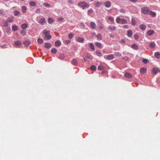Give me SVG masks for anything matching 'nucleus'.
I'll use <instances>...</instances> for the list:
<instances>
[{"instance_id":"f257e3e1","label":"nucleus","mask_w":160,"mask_h":160,"mask_svg":"<svg viewBox=\"0 0 160 160\" xmlns=\"http://www.w3.org/2000/svg\"><path fill=\"white\" fill-rule=\"evenodd\" d=\"M44 38L46 40H49L51 38V36L50 35V31L48 30H44L43 31Z\"/></svg>"},{"instance_id":"f03ea898","label":"nucleus","mask_w":160,"mask_h":160,"mask_svg":"<svg viewBox=\"0 0 160 160\" xmlns=\"http://www.w3.org/2000/svg\"><path fill=\"white\" fill-rule=\"evenodd\" d=\"M78 5L79 7L82 8L83 9L88 8L89 7V4L85 2H79L78 3Z\"/></svg>"},{"instance_id":"7ed1b4c3","label":"nucleus","mask_w":160,"mask_h":160,"mask_svg":"<svg viewBox=\"0 0 160 160\" xmlns=\"http://www.w3.org/2000/svg\"><path fill=\"white\" fill-rule=\"evenodd\" d=\"M141 12L142 13L145 14H148L150 11L148 8L146 7L142 8L141 9Z\"/></svg>"},{"instance_id":"20e7f679","label":"nucleus","mask_w":160,"mask_h":160,"mask_svg":"<svg viewBox=\"0 0 160 160\" xmlns=\"http://www.w3.org/2000/svg\"><path fill=\"white\" fill-rule=\"evenodd\" d=\"M114 58V56L113 54H110L106 58V59L108 60H110L113 59Z\"/></svg>"},{"instance_id":"39448f33","label":"nucleus","mask_w":160,"mask_h":160,"mask_svg":"<svg viewBox=\"0 0 160 160\" xmlns=\"http://www.w3.org/2000/svg\"><path fill=\"white\" fill-rule=\"evenodd\" d=\"M71 63L74 65L76 66L78 64V61L75 59H73L71 61Z\"/></svg>"},{"instance_id":"423d86ee","label":"nucleus","mask_w":160,"mask_h":160,"mask_svg":"<svg viewBox=\"0 0 160 160\" xmlns=\"http://www.w3.org/2000/svg\"><path fill=\"white\" fill-rule=\"evenodd\" d=\"M105 6L107 8H109L111 6V3L110 2L107 1H106L104 3Z\"/></svg>"},{"instance_id":"0eeeda50","label":"nucleus","mask_w":160,"mask_h":160,"mask_svg":"<svg viewBox=\"0 0 160 160\" xmlns=\"http://www.w3.org/2000/svg\"><path fill=\"white\" fill-rule=\"evenodd\" d=\"M30 42L28 40H26L23 43L25 46L28 47L30 44Z\"/></svg>"},{"instance_id":"6e6552de","label":"nucleus","mask_w":160,"mask_h":160,"mask_svg":"<svg viewBox=\"0 0 160 160\" xmlns=\"http://www.w3.org/2000/svg\"><path fill=\"white\" fill-rule=\"evenodd\" d=\"M51 47V44L49 43L46 42L45 43L44 47L46 48H49Z\"/></svg>"},{"instance_id":"1a4fd4ad","label":"nucleus","mask_w":160,"mask_h":160,"mask_svg":"<svg viewBox=\"0 0 160 160\" xmlns=\"http://www.w3.org/2000/svg\"><path fill=\"white\" fill-rule=\"evenodd\" d=\"M77 40L78 42L81 43H83L84 41L83 38L80 37L78 38Z\"/></svg>"},{"instance_id":"9d476101","label":"nucleus","mask_w":160,"mask_h":160,"mask_svg":"<svg viewBox=\"0 0 160 160\" xmlns=\"http://www.w3.org/2000/svg\"><path fill=\"white\" fill-rule=\"evenodd\" d=\"M94 5H95L96 7H99L101 5V3L100 2H94Z\"/></svg>"},{"instance_id":"9b49d317","label":"nucleus","mask_w":160,"mask_h":160,"mask_svg":"<svg viewBox=\"0 0 160 160\" xmlns=\"http://www.w3.org/2000/svg\"><path fill=\"white\" fill-rule=\"evenodd\" d=\"M148 15H150L152 17H155L156 16V13L155 12H152L151 11H150L149 12Z\"/></svg>"},{"instance_id":"f8f14e48","label":"nucleus","mask_w":160,"mask_h":160,"mask_svg":"<svg viewBox=\"0 0 160 160\" xmlns=\"http://www.w3.org/2000/svg\"><path fill=\"white\" fill-rule=\"evenodd\" d=\"M124 75L126 78H130L132 77V75L130 73L128 72H126L125 73Z\"/></svg>"},{"instance_id":"ddd939ff","label":"nucleus","mask_w":160,"mask_h":160,"mask_svg":"<svg viewBox=\"0 0 160 160\" xmlns=\"http://www.w3.org/2000/svg\"><path fill=\"white\" fill-rule=\"evenodd\" d=\"M159 71L157 68H153L152 71V73L154 74H156Z\"/></svg>"},{"instance_id":"4468645a","label":"nucleus","mask_w":160,"mask_h":160,"mask_svg":"<svg viewBox=\"0 0 160 160\" xmlns=\"http://www.w3.org/2000/svg\"><path fill=\"white\" fill-rule=\"evenodd\" d=\"M55 44L56 46L59 47L61 45V42L60 41H57L55 42Z\"/></svg>"},{"instance_id":"2eb2a0df","label":"nucleus","mask_w":160,"mask_h":160,"mask_svg":"<svg viewBox=\"0 0 160 160\" xmlns=\"http://www.w3.org/2000/svg\"><path fill=\"white\" fill-rule=\"evenodd\" d=\"M132 31L131 30H128L127 32V35L129 37H131L132 36Z\"/></svg>"},{"instance_id":"dca6fc26","label":"nucleus","mask_w":160,"mask_h":160,"mask_svg":"<svg viewBox=\"0 0 160 160\" xmlns=\"http://www.w3.org/2000/svg\"><path fill=\"white\" fill-rule=\"evenodd\" d=\"M96 37L97 38V39L98 40H101L102 39V36L101 34H98L96 35Z\"/></svg>"},{"instance_id":"f3484780","label":"nucleus","mask_w":160,"mask_h":160,"mask_svg":"<svg viewBox=\"0 0 160 160\" xmlns=\"http://www.w3.org/2000/svg\"><path fill=\"white\" fill-rule=\"evenodd\" d=\"M147 71V69L145 68H142L140 70L141 73L145 72Z\"/></svg>"},{"instance_id":"a211bd4d","label":"nucleus","mask_w":160,"mask_h":160,"mask_svg":"<svg viewBox=\"0 0 160 160\" xmlns=\"http://www.w3.org/2000/svg\"><path fill=\"white\" fill-rule=\"evenodd\" d=\"M155 43L153 42H151L150 43L149 46L151 48H153L155 47Z\"/></svg>"},{"instance_id":"6ab92c4d","label":"nucleus","mask_w":160,"mask_h":160,"mask_svg":"<svg viewBox=\"0 0 160 160\" xmlns=\"http://www.w3.org/2000/svg\"><path fill=\"white\" fill-rule=\"evenodd\" d=\"M140 28L142 30H144L146 28V26L143 24H141L139 26Z\"/></svg>"},{"instance_id":"aec40b11","label":"nucleus","mask_w":160,"mask_h":160,"mask_svg":"<svg viewBox=\"0 0 160 160\" xmlns=\"http://www.w3.org/2000/svg\"><path fill=\"white\" fill-rule=\"evenodd\" d=\"M154 56L156 58H160V53L159 52H156L155 53Z\"/></svg>"},{"instance_id":"412c9836","label":"nucleus","mask_w":160,"mask_h":160,"mask_svg":"<svg viewBox=\"0 0 160 160\" xmlns=\"http://www.w3.org/2000/svg\"><path fill=\"white\" fill-rule=\"evenodd\" d=\"M154 31L153 30H149L147 32L149 36L152 35L154 33Z\"/></svg>"},{"instance_id":"4be33fe9","label":"nucleus","mask_w":160,"mask_h":160,"mask_svg":"<svg viewBox=\"0 0 160 160\" xmlns=\"http://www.w3.org/2000/svg\"><path fill=\"white\" fill-rule=\"evenodd\" d=\"M65 57V56L64 54H60L59 55V58L61 60H63L64 58Z\"/></svg>"},{"instance_id":"5701e85b","label":"nucleus","mask_w":160,"mask_h":160,"mask_svg":"<svg viewBox=\"0 0 160 160\" xmlns=\"http://www.w3.org/2000/svg\"><path fill=\"white\" fill-rule=\"evenodd\" d=\"M91 27L93 29H94L95 28L96 25L95 23L92 22H91L90 23Z\"/></svg>"},{"instance_id":"b1692460","label":"nucleus","mask_w":160,"mask_h":160,"mask_svg":"<svg viewBox=\"0 0 160 160\" xmlns=\"http://www.w3.org/2000/svg\"><path fill=\"white\" fill-rule=\"evenodd\" d=\"M98 69L99 70H104V68L102 65H100L98 66Z\"/></svg>"},{"instance_id":"393cba45","label":"nucleus","mask_w":160,"mask_h":160,"mask_svg":"<svg viewBox=\"0 0 160 160\" xmlns=\"http://www.w3.org/2000/svg\"><path fill=\"white\" fill-rule=\"evenodd\" d=\"M132 48L133 49L135 50H138V46L137 45H136L134 44H133L132 45Z\"/></svg>"},{"instance_id":"a878e982","label":"nucleus","mask_w":160,"mask_h":160,"mask_svg":"<svg viewBox=\"0 0 160 160\" xmlns=\"http://www.w3.org/2000/svg\"><path fill=\"white\" fill-rule=\"evenodd\" d=\"M96 52L97 56L99 57H101L102 56V53L100 50H97Z\"/></svg>"},{"instance_id":"bb28decb","label":"nucleus","mask_w":160,"mask_h":160,"mask_svg":"<svg viewBox=\"0 0 160 160\" xmlns=\"http://www.w3.org/2000/svg\"><path fill=\"white\" fill-rule=\"evenodd\" d=\"M27 8L25 6H23L22 8V12L23 13H25L26 12Z\"/></svg>"},{"instance_id":"cd10ccee","label":"nucleus","mask_w":160,"mask_h":160,"mask_svg":"<svg viewBox=\"0 0 160 160\" xmlns=\"http://www.w3.org/2000/svg\"><path fill=\"white\" fill-rule=\"evenodd\" d=\"M95 45L98 48H101L102 47L101 43L98 42H96L95 43Z\"/></svg>"},{"instance_id":"c85d7f7f","label":"nucleus","mask_w":160,"mask_h":160,"mask_svg":"<svg viewBox=\"0 0 160 160\" xmlns=\"http://www.w3.org/2000/svg\"><path fill=\"white\" fill-rule=\"evenodd\" d=\"M57 50L55 48H52L51 50V52L52 53L55 54L57 52Z\"/></svg>"},{"instance_id":"c756f323","label":"nucleus","mask_w":160,"mask_h":160,"mask_svg":"<svg viewBox=\"0 0 160 160\" xmlns=\"http://www.w3.org/2000/svg\"><path fill=\"white\" fill-rule=\"evenodd\" d=\"M90 69L91 70L94 71L96 69V67L95 66L92 65L91 66Z\"/></svg>"},{"instance_id":"7c9ffc66","label":"nucleus","mask_w":160,"mask_h":160,"mask_svg":"<svg viewBox=\"0 0 160 160\" xmlns=\"http://www.w3.org/2000/svg\"><path fill=\"white\" fill-rule=\"evenodd\" d=\"M108 29L112 31H114L115 29V28L113 26H110L109 27Z\"/></svg>"},{"instance_id":"2f4dec72","label":"nucleus","mask_w":160,"mask_h":160,"mask_svg":"<svg viewBox=\"0 0 160 160\" xmlns=\"http://www.w3.org/2000/svg\"><path fill=\"white\" fill-rule=\"evenodd\" d=\"M114 54L117 57H120L121 56V54L118 52H115Z\"/></svg>"},{"instance_id":"473e14b6","label":"nucleus","mask_w":160,"mask_h":160,"mask_svg":"<svg viewBox=\"0 0 160 160\" xmlns=\"http://www.w3.org/2000/svg\"><path fill=\"white\" fill-rule=\"evenodd\" d=\"M89 45L90 48L92 50H94L95 48L93 44L92 43H90L89 44Z\"/></svg>"},{"instance_id":"72a5a7b5","label":"nucleus","mask_w":160,"mask_h":160,"mask_svg":"<svg viewBox=\"0 0 160 160\" xmlns=\"http://www.w3.org/2000/svg\"><path fill=\"white\" fill-rule=\"evenodd\" d=\"M29 4L31 6H35L36 5V4L34 1L30 2Z\"/></svg>"},{"instance_id":"f704fd0d","label":"nucleus","mask_w":160,"mask_h":160,"mask_svg":"<svg viewBox=\"0 0 160 160\" xmlns=\"http://www.w3.org/2000/svg\"><path fill=\"white\" fill-rule=\"evenodd\" d=\"M28 24L26 23H24L22 25V27L23 29H25L27 28Z\"/></svg>"},{"instance_id":"c9c22d12","label":"nucleus","mask_w":160,"mask_h":160,"mask_svg":"<svg viewBox=\"0 0 160 160\" xmlns=\"http://www.w3.org/2000/svg\"><path fill=\"white\" fill-rule=\"evenodd\" d=\"M18 29V27L16 26H13L12 27V30L13 31H16Z\"/></svg>"},{"instance_id":"e433bc0d","label":"nucleus","mask_w":160,"mask_h":160,"mask_svg":"<svg viewBox=\"0 0 160 160\" xmlns=\"http://www.w3.org/2000/svg\"><path fill=\"white\" fill-rule=\"evenodd\" d=\"M21 42L19 41H17L15 42V45L16 46H19L21 44Z\"/></svg>"},{"instance_id":"4c0bfd02","label":"nucleus","mask_w":160,"mask_h":160,"mask_svg":"<svg viewBox=\"0 0 160 160\" xmlns=\"http://www.w3.org/2000/svg\"><path fill=\"white\" fill-rule=\"evenodd\" d=\"M116 21L118 23H121L122 24H125L126 22V21Z\"/></svg>"},{"instance_id":"58836bf2","label":"nucleus","mask_w":160,"mask_h":160,"mask_svg":"<svg viewBox=\"0 0 160 160\" xmlns=\"http://www.w3.org/2000/svg\"><path fill=\"white\" fill-rule=\"evenodd\" d=\"M38 42L39 43L42 44L43 42V40L41 38H38Z\"/></svg>"},{"instance_id":"ea45409f","label":"nucleus","mask_w":160,"mask_h":160,"mask_svg":"<svg viewBox=\"0 0 160 160\" xmlns=\"http://www.w3.org/2000/svg\"><path fill=\"white\" fill-rule=\"evenodd\" d=\"M74 36V34L71 33H70L68 34V38H69L71 39L73 38Z\"/></svg>"},{"instance_id":"a19ab883","label":"nucleus","mask_w":160,"mask_h":160,"mask_svg":"<svg viewBox=\"0 0 160 160\" xmlns=\"http://www.w3.org/2000/svg\"><path fill=\"white\" fill-rule=\"evenodd\" d=\"M142 62L146 64L148 62V60L147 59L144 58L142 59Z\"/></svg>"},{"instance_id":"79ce46f5","label":"nucleus","mask_w":160,"mask_h":160,"mask_svg":"<svg viewBox=\"0 0 160 160\" xmlns=\"http://www.w3.org/2000/svg\"><path fill=\"white\" fill-rule=\"evenodd\" d=\"M19 13V12L18 11H15L14 12V15L15 16H18Z\"/></svg>"},{"instance_id":"37998d69","label":"nucleus","mask_w":160,"mask_h":160,"mask_svg":"<svg viewBox=\"0 0 160 160\" xmlns=\"http://www.w3.org/2000/svg\"><path fill=\"white\" fill-rule=\"evenodd\" d=\"M134 38L135 40H138L139 38V36L137 33H136L134 36Z\"/></svg>"},{"instance_id":"c03bdc74","label":"nucleus","mask_w":160,"mask_h":160,"mask_svg":"<svg viewBox=\"0 0 160 160\" xmlns=\"http://www.w3.org/2000/svg\"><path fill=\"white\" fill-rule=\"evenodd\" d=\"M4 12L2 10H0V16H2L4 15Z\"/></svg>"},{"instance_id":"a18cd8bd","label":"nucleus","mask_w":160,"mask_h":160,"mask_svg":"<svg viewBox=\"0 0 160 160\" xmlns=\"http://www.w3.org/2000/svg\"><path fill=\"white\" fill-rule=\"evenodd\" d=\"M39 23L41 25H44L45 23V21H39Z\"/></svg>"},{"instance_id":"49530a36","label":"nucleus","mask_w":160,"mask_h":160,"mask_svg":"<svg viewBox=\"0 0 160 160\" xmlns=\"http://www.w3.org/2000/svg\"><path fill=\"white\" fill-rule=\"evenodd\" d=\"M44 5L46 7L48 8L50 6V5L49 4L47 3H44Z\"/></svg>"},{"instance_id":"de8ad7c7","label":"nucleus","mask_w":160,"mask_h":160,"mask_svg":"<svg viewBox=\"0 0 160 160\" xmlns=\"http://www.w3.org/2000/svg\"><path fill=\"white\" fill-rule=\"evenodd\" d=\"M92 12V9H90L88 11V14H91Z\"/></svg>"},{"instance_id":"09e8293b","label":"nucleus","mask_w":160,"mask_h":160,"mask_svg":"<svg viewBox=\"0 0 160 160\" xmlns=\"http://www.w3.org/2000/svg\"><path fill=\"white\" fill-rule=\"evenodd\" d=\"M122 59L125 61H128V58L127 57H124L122 58Z\"/></svg>"},{"instance_id":"8fccbe9b","label":"nucleus","mask_w":160,"mask_h":160,"mask_svg":"<svg viewBox=\"0 0 160 160\" xmlns=\"http://www.w3.org/2000/svg\"><path fill=\"white\" fill-rule=\"evenodd\" d=\"M114 18L113 17H109L108 18V20H114Z\"/></svg>"},{"instance_id":"3c124183","label":"nucleus","mask_w":160,"mask_h":160,"mask_svg":"<svg viewBox=\"0 0 160 160\" xmlns=\"http://www.w3.org/2000/svg\"><path fill=\"white\" fill-rule=\"evenodd\" d=\"M21 33L22 34L23 36L24 35L26 34V32H25L24 30H22L21 31Z\"/></svg>"},{"instance_id":"603ef678","label":"nucleus","mask_w":160,"mask_h":160,"mask_svg":"<svg viewBox=\"0 0 160 160\" xmlns=\"http://www.w3.org/2000/svg\"><path fill=\"white\" fill-rule=\"evenodd\" d=\"M131 23L132 25H135L136 24L135 21H132Z\"/></svg>"},{"instance_id":"864d4df0","label":"nucleus","mask_w":160,"mask_h":160,"mask_svg":"<svg viewBox=\"0 0 160 160\" xmlns=\"http://www.w3.org/2000/svg\"><path fill=\"white\" fill-rule=\"evenodd\" d=\"M70 41L69 40H67L65 41V42L67 44L69 43H70Z\"/></svg>"},{"instance_id":"5fc2aeb1","label":"nucleus","mask_w":160,"mask_h":160,"mask_svg":"<svg viewBox=\"0 0 160 160\" xmlns=\"http://www.w3.org/2000/svg\"><path fill=\"white\" fill-rule=\"evenodd\" d=\"M121 12L123 13H125V11L124 9H121Z\"/></svg>"},{"instance_id":"6e6d98bb","label":"nucleus","mask_w":160,"mask_h":160,"mask_svg":"<svg viewBox=\"0 0 160 160\" xmlns=\"http://www.w3.org/2000/svg\"><path fill=\"white\" fill-rule=\"evenodd\" d=\"M47 20H54V19L52 18L49 17L48 19Z\"/></svg>"},{"instance_id":"4d7b16f0","label":"nucleus","mask_w":160,"mask_h":160,"mask_svg":"<svg viewBox=\"0 0 160 160\" xmlns=\"http://www.w3.org/2000/svg\"><path fill=\"white\" fill-rule=\"evenodd\" d=\"M131 2H136L137 0H130Z\"/></svg>"},{"instance_id":"13d9d810","label":"nucleus","mask_w":160,"mask_h":160,"mask_svg":"<svg viewBox=\"0 0 160 160\" xmlns=\"http://www.w3.org/2000/svg\"><path fill=\"white\" fill-rule=\"evenodd\" d=\"M110 37L113 38L114 37V35L112 34H110Z\"/></svg>"},{"instance_id":"bf43d9fd","label":"nucleus","mask_w":160,"mask_h":160,"mask_svg":"<svg viewBox=\"0 0 160 160\" xmlns=\"http://www.w3.org/2000/svg\"><path fill=\"white\" fill-rule=\"evenodd\" d=\"M121 19L119 18V17H118L117 18L116 20H121Z\"/></svg>"},{"instance_id":"052dcab7","label":"nucleus","mask_w":160,"mask_h":160,"mask_svg":"<svg viewBox=\"0 0 160 160\" xmlns=\"http://www.w3.org/2000/svg\"><path fill=\"white\" fill-rule=\"evenodd\" d=\"M98 28L100 30H101V29H102L103 28V27L102 26H99L98 27Z\"/></svg>"},{"instance_id":"680f3d73","label":"nucleus","mask_w":160,"mask_h":160,"mask_svg":"<svg viewBox=\"0 0 160 160\" xmlns=\"http://www.w3.org/2000/svg\"><path fill=\"white\" fill-rule=\"evenodd\" d=\"M53 21H48L49 23H51L53 22Z\"/></svg>"},{"instance_id":"e2e57ef3","label":"nucleus","mask_w":160,"mask_h":160,"mask_svg":"<svg viewBox=\"0 0 160 160\" xmlns=\"http://www.w3.org/2000/svg\"><path fill=\"white\" fill-rule=\"evenodd\" d=\"M68 2L69 3H72V0H69L68 1Z\"/></svg>"},{"instance_id":"0e129e2a","label":"nucleus","mask_w":160,"mask_h":160,"mask_svg":"<svg viewBox=\"0 0 160 160\" xmlns=\"http://www.w3.org/2000/svg\"><path fill=\"white\" fill-rule=\"evenodd\" d=\"M40 20H46V19L44 18H43L40 19Z\"/></svg>"},{"instance_id":"69168bd1","label":"nucleus","mask_w":160,"mask_h":160,"mask_svg":"<svg viewBox=\"0 0 160 160\" xmlns=\"http://www.w3.org/2000/svg\"><path fill=\"white\" fill-rule=\"evenodd\" d=\"M63 19V18H58V20H62Z\"/></svg>"},{"instance_id":"338daca9","label":"nucleus","mask_w":160,"mask_h":160,"mask_svg":"<svg viewBox=\"0 0 160 160\" xmlns=\"http://www.w3.org/2000/svg\"><path fill=\"white\" fill-rule=\"evenodd\" d=\"M124 27H125V28H128V26H126V25H125V26H124Z\"/></svg>"},{"instance_id":"774afa93","label":"nucleus","mask_w":160,"mask_h":160,"mask_svg":"<svg viewBox=\"0 0 160 160\" xmlns=\"http://www.w3.org/2000/svg\"><path fill=\"white\" fill-rule=\"evenodd\" d=\"M121 20H125L124 18H122V19H121Z\"/></svg>"}]
</instances>
